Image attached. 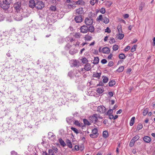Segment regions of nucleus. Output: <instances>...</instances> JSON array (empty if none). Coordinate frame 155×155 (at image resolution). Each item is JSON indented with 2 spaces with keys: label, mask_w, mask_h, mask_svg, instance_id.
<instances>
[{
  "label": "nucleus",
  "mask_w": 155,
  "mask_h": 155,
  "mask_svg": "<svg viewBox=\"0 0 155 155\" xmlns=\"http://www.w3.org/2000/svg\"><path fill=\"white\" fill-rule=\"evenodd\" d=\"M13 17L14 19L17 21H21L23 18L22 15L20 12H15L13 15Z\"/></svg>",
  "instance_id": "1"
},
{
  "label": "nucleus",
  "mask_w": 155,
  "mask_h": 155,
  "mask_svg": "<svg viewBox=\"0 0 155 155\" xmlns=\"http://www.w3.org/2000/svg\"><path fill=\"white\" fill-rule=\"evenodd\" d=\"M98 117H99V115L95 114L90 116L89 120L90 122L95 124L97 122Z\"/></svg>",
  "instance_id": "2"
},
{
  "label": "nucleus",
  "mask_w": 155,
  "mask_h": 155,
  "mask_svg": "<svg viewBox=\"0 0 155 155\" xmlns=\"http://www.w3.org/2000/svg\"><path fill=\"white\" fill-rule=\"evenodd\" d=\"M21 2H17L14 4V8L15 10V12H19L21 9Z\"/></svg>",
  "instance_id": "3"
},
{
  "label": "nucleus",
  "mask_w": 155,
  "mask_h": 155,
  "mask_svg": "<svg viewBox=\"0 0 155 155\" xmlns=\"http://www.w3.org/2000/svg\"><path fill=\"white\" fill-rule=\"evenodd\" d=\"M98 130L97 128H95L92 130V134H90V136L92 138L97 137L98 135Z\"/></svg>",
  "instance_id": "4"
},
{
  "label": "nucleus",
  "mask_w": 155,
  "mask_h": 155,
  "mask_svg": "<svg viewBox=\"0 0 155 155\" xmlns=\"http://www.w3.org/2000/svg\"><path fill=\"white\" fill-rule=\"evenodd\" d=\"M11 0H5L3 1V5H2V7L4 9H6L9 7V5L11 3Z\"/></svg>",
  "instance_id": "5"
},
{
  "label": "nucleus",
  "mask_w": 155,
  "mask_h": 155,
  "mask_svg": "<svg viewBox=\"0 0 155 155\" xmlns=\"http://www.w3.org/2000/svg\"><path fill=\"white\" fill-rule=\"evenodd\" d=\"M140 138L139 136L138 135H136L131 140L130 143V147H132L134 145L135 142L138 140Z\"/></svg>",
  "instance_id": "6"
},
{
  "label": "nucleus",
  "mask_w": 155,
  "mask_h": 155,
  "mask_svg": "<svg viewBox=\"0 0 155 155\" xmlns=\"http://www.w3.org/2000/svg\"><path fill=\"white\" fill-rule=\"evenodd\" d=\"M45 6V4L42 1H38L36 4L35 7L38 9H41Z\"/></svg>",
  "instance_id": "7"
},
{
  "label": "nucleus",
  "mask_w": 155,
  "mask_h": 155,
  "mask_svg": "<svg viewBox=\"0 0 155 155\" xmlns=\"http://www.w3.org/2000/svg\"><path fill=\"white\" fill-rule=\"evenodd\" d=\"M93 22V19L91 18H86L85 20V24L88 25H91Z\"/></svg>",
  "instance_id": "8"
},
{
  "label": "nucleus",
  "mask_w": 155,
  "mask_h": 155,
  "mask_svg": "<svg viewBox=\"0 0 155 155\" xmlns=\"http://www.w3.org/2000/svg\"><path fill=\"white\" fill-rule=\"evenodd\" d=\"M97 111L101 113H104L106 110V108L103 106H99L97 109Z\"/></svg>",
  "instance_id": "9"
},
{
  "label": "nucleus",
  "mask_w": 155,
  "mask_h": 155,
  "mask_svg": "<svg viewBox=\"0 0 155 155\" xmlns=\"http://www.w3.org/2000/svg\"><path fill=\"white\" fill-rule=\"evenodd\" d=\"M81 32L83 33H87L88 31V28L85 25H83L80 28Z\"/></svg>",
  "instance_id": "10"
},
{
  "label": "nucleus",
  "mask_w": 155,
  "mask_h": 155,
  "mask_svg": "<svg viewBox=\"0 0 155 155\" xmlns=\"http://www.w3.org/2000/svg\"><path fill=\"white\" fill-rule=\"evenodd\" d=\"M74 19L75 21L77 23H80L82 22V16L81 15H79L76 16Z\"/></svg>",
  "instance_id": "11"
},
{
  "label": "nucleus",
  "mask_w": 155,
  "mask_h": 155,
  "mask_svg": "<svg viewBox=\"0 0 155 155\" xmlns=\"http://www.w3.org/2000/svg\"><path fill=\"white\" fill-rule=\"evenodd\" d=\"M91 68V64L89 63L86 64L84 66V69L85 71H88Z\"/></svg>",
  "instance_id": "12"
},
{
  "label": "nucleus",
  "mask_w": 155,
  "mask_h": 155,
  "mask_svg": "<svg viewBox=\"0 0 155 155\" xmlns=\"http://www.w3.org/2000/svg\"><path fill=\"white\" fill-rule=\"evenodd\" d=\"M102 51L104 54H108L110 52V50L108 48L104 47L102 48Z\"/></svg>",
  "instance_id": "13"
},
{
  "label": "nucleus",
  "mask_w": 155,
  "mask_h": 155,
  "mask_svg": "<svg viewBox=\"0 0 155 155\" xmlns=\"http://www.w3.org/2000/svg\"><path fill=\"white\" fill-rule=\"evenodd\" d=\"M48 138L51 140H53L55 138V135L51 132H49L48 133Z\"/></svg>",
  "instance_id": "14"
},
{
  "label": "nucleus",
  "mask_w": 155,
  "mask_h": 155,
  "mask_svg": "<svg viewBox=\"0 0 155 155\" xmlns=\"http://www.w3.org/2000/svg\"><path fill=\"white\" fill-rule=\"evenodd\" d=\"M29 6L31 8H34L36 4L35 3V2L34 0H31L29 1Z\"/></svg>",
  "instance_id": "15"
},
{
  "label": "nucleus",
  "mask_w": 155,
  "mask_h": 155,
  "mask_svg": "<svg viewBox=\"0 0 155 155\" xmlns=\"http://www.w3.org/2000/svg\"><path fill=\"white\" fill-rule=\"evenodd\" d=\"M81 36V34L79 32H75L73 35V36L76 38H80Z\"/></svg>",
  "instance_id": "16"
},
{
  "label": "nucleus",
  "mask_w": 155,
  "mask_h": 155,
  "mask_svg": "<svg viewBox=\"0 0 155 155\" xmlns=\"http://www.w3.org/2000/svg\"><path fill=\"white\" fill-rule=\"evenodd\" d=\"M144 141L146 143H149L151 140V138L148 136H145L143 138Z\"/></svg>",
  "instance_id": "17"
},
{
  "label": "nucleus",
  "mask_w": 155,
  "mask_h": 155,
  "mask_svg": "<svg viewBox=\"0 0 155 155\" xmlns=\"http://www.w3.org/2000/svg\"><path fill=\"white\" fill-rule=\"evenodd\" d=\"M66 143H67L68 146L70 148L72 147V145L71 142L68 139H67L66 140Z\"/></svg>",
  "instance_id": "18"
},
{
  "label": "nucleus",
  "mask_w": 155,
  "mask_h": 155,
  "mask_svg": "<svg viewBox=\"0 0 155 155\" xmlns=\"http://www.w3.org/2000/svg\"><path fill=\"white\" fill-rule=\"evenodd\" d=\"M59 142L60 143L61 145L63 147H64L66 146V144L62 138H60L58 139Z\"/></svg>",
  "instance_id": "19"
},
{
  "label": "nucleus",
  "mask_w": 155,
  "mask_h": 155,
  "mask_svg": "<svg viewBox=\"0 0 155 155\" xmlns=\"http://www.w3.org/2000/svg\"><path fill=\"white\" fill-rule=\"evenodd\" d=\"M101 75V73L95 72L93 74V76L99 79L100 78Z\"/></svg>",
  "instance_id": "20"
},
{
  "label": "nucleus",
  "mask_w": 155,
  "mask_h": 155,
  "mask_svg": "<svg viewBox=\"0 0 155 155\" xmlns=\"http://www.w3.org/2000/svg\"><path fill=\"white\" fill-rule=\"evenodd\" d=\"M83 13V9L82 8H80L76 10V13L78 14H81Z\"/></svg>",
  "instance_id": "21"
},
{
  "label": "nucleus",
  "mask_w": 155,
  "mask_h": 155,
  "mask_svg": "<svg viewBox=\"0 0 155 155\" xmlns=\"http://www.w3.org/2000/svg\"><path fill=\"white\" fill-rule=\"evenodd\" d=\"M77 52V51L75 48H72L69 51V53L71 55H73Z\"/></svg>",
  "instance_id": "22"
},
{
  "label": "nucleus",
  "mask_w": 155,
  "mask_h": 155,
  "mask_svg": "<svg viewBox=\"0 0 155 155\" xmlns=\"http://www.w3.org/2000/svg\"><path fill=\"white\" fill-rule=\"evenodd\" d=\"M84 38L85 41H89L91 40L92 37L91 36L87 35H85Z\"/></svg>",
  "instance_id": "23"
},
{
  "label": "nucleus",
  "mask_w": 155,
  "mask_h": 155,
  "mask_svg": "<svg viewBox=\"0 0 155 155\" xmlns=\"http://www.w3.org/2000/svg\"><path fill=\"white\" fill-rule=\"evenodd\" d=\"M103 21L105 24H107L109 22V18H107L106 17H104L103 19Z\"/></svg>",
  "instance_id": "24"
},
{
  "label": "nucleus",
  "mask_w": 155,
  "mask_h": 155,
  "mask_svg": "<svg viewBox=\"0 0 155 155\" xmlns=\"http://www.w3.org/2000/svg\"><path fill=\"white\" fill-rule=\"evenodd\" d=\"M99 62V59L98 57H95L94 58L93 60V63L94 64H98Z\"/></svg>",
  "instance_id": "25"
},
{
  "label": "nucleus",
  "mask_w": 155,
  "mask_h": 155,
  "mask_svg": "<svg viewBox=\"0 0 155 155\" xmlns=\"http://www.w3.org/2000/svg\"><path fill=\"white\" fill-rule=\"evenodd\" d=\"M104 91L103 88H98L97 89V92L99 94H101Z\"/></svg>",
  "instance_id": "26"
},
{
  "label": "nucleus",
  "mask_w": 155,
  "mask_h": 155,
  "mask_svg": "<svg viewBox=\"0 0 155 155\" xmlns=\"http://www.w3.org/2000/svg\"><path fill=\"white\" fill-rule=\"evenodd\" d=\"M116 83L115 81L114 80H111L109 83V85L110 87H112L115 85Z\"/></svg>",
  "instance_id": "27"
},
{
  "label": "nucleus",
  "mask_w": 155,
  "mask_h": 155,
  "mask_svg": "<svg viewBox=\"0 0 155 155\" xmlns=\"http://www.w3.org/2000/svg\"><path fill=\"white\" fill-rule=\"evenodd\" d=\"M124 67L123 66H122L119 67L117 70V71L119 72H121L124 71Z\"/></svg>",
  "instance_id": "28"
},
{
  "label": "nucleus",
  "mask_w": 155,
  "mask_h": 155,
  "mask_svg": "<svg viewBox=\"0 0 155 155\" xmlns=\"http://www.w3.org/2000/svg\"><path fill=\"white\" fill-rule=\"evenodd\" d=\"M103 137L105 138H106L108 137V134L107 131H104L103 133Z\"/></svg>",
  "instance_id": "29"
},
{
  "label": "nucleus",
  "mask_w": 155,
  "mask_h": 155,
  "mask_svg": "<svg viewBox=\"0 0 155 155\" xmlns=\"http://www.w3.org/2000/svg\"><path fill=\"white\" fill-rule=\"evenodd\" d=\"M108 81V78L106 76L103 77V81L104 83H107Z\"/></svg>",
  "instance_id": "30"
},
{
  "label": "nucleus",
  "mask_w": 155,
  "mask_h": 155,
  "mask_svg": "<svg viewBox=\"0 0 155 155\" xmlns=\"http://www.w3.org/2000/svg\"><path fill=\"white\" fill-rule=\"evenodd\" d=\"M135 117H133L130 121V126H132L133 125Z\"/></svg>",
  "instance_id": "31"
},
{
  "label": "nucleus",
  "mask_w": 155,
  "mask_h": 155,
  "mask_svg": "<svg viewBox=\"0 0 155 155\" xmlns=\"http://www.w3.org/2000/svg\"><path fill=\"white\" fill-rule=\"evenodd\" d=\"M148 108H146L143 110V114L144 116H146L148 113Z\"/></svg>",
  "instance_id": "32"
},
{
  "label": "nucleus",
  "mask_w": 155,
  "mask_h": 155,
  "mask_svg": "<svg viewBox=\"0 0 155 155\" xmlns=\"http://www.w3.org/2000/svg\"><path fill=\"white\" fill-rule=\"evenodd\" d=\"M119 58L120 59H124L125 58L126 56L123 54H120L119 55Z\"/></svg>",
  "instance_id": "33"
},
{
  "label": "nucleus",
  "mask_w": 155,
  "mask_h": 155,
  "mask_svg": "<svg viewBox=\"0 0 155 155\" xmlns=\"http://www.w3.org/2000/svg\"><path fill=\"white\" fill-rule=\"evenodd\" d=\"M83 122L84 124L86 125H90L91 124L86 119H83Z\"/></svg>",
  "instance_id": "34"
},
{
  "label": "nucleus",
  "mask_w": 155,
  "mask_h": 155,
  "mask_svg": "<svg viewBox=\"0 0 155 155\" xmlns=\"http://www.w3.org/2000/svg\"><path fill=\"white\" fill-rule=\"evenodd\" d=\"M103 18L102 15H100L96 19L97 21H102Z\"/></svg>",
  "instance_id": "35"
},
{
  "label": "nucleus",
  "mask_w": 155,
  "mask_h": 155,
  "mask_svg": "<svg viewBox=\"0 0 155 155\" xmlns=\"http://www.w3.org/2000/svg\"><path fill=\"white\" fill-rule=\"evenodd\" d=\"M88 28V31L90 32H93L94 31V27L93 26H91L89 27Z\"/></svg>",
  "instance_id": "36"
},
{
  "label": "nucleus",
  "mask_w": 155,
  "mask_h": 155,
  "mask_svg": "<svg viewBox=\"0 0 155 155\" xmlns=\"http://www.w3.org/2000/svg\"><path fill=\"white\" fill-rule=\"evenodd\" d=\"M71 129L76 134H78L79 133L78 130L76 128L72 127H71Z\"/></svg>",
  "instance_id": "37"
},
{
  "label": "nucleus",
  "mask_w": 155,
  "mask_h": 155,
  "mask_svg": "<svg viewBox=\"0 0 155 155\" xmlns=\"http://www.w3.org/2000/svg\"><path fill=\"white\" fill-rule=\"evenodd\" d=\"M71 47V45L69 44H68L65 47V49L66 50H68Z\"/></svg>",
  "instance_id": "38"
},
{
  "label": "nucleus",
  "mask_w": 155,
  "mask_h": 155,
  "mask_svg": "<svg viewBox=\"0 0 155 155\" xmlns=\"http://www.w3.org/2000/svg\"><path fill=\"white\" fill-rule=\"evenodd\" d=\"M124 37V35L121 33H119L118 35V38L119 39H122Z\"/></svg>",
  "instance_id": "39"
},
{
  "label": "nucleus",
  "mask_w": 155,
  "mask_h": 155,
  "mask_svg": "<svg viewBox=\"0 0 155 155\" xmlns=\"http://www.w3.org/2000/svg\"><path fill=\"white\" fill-rule=\"evenodd\" d=\"M84 3V2L81 0H79L76 2V3L77 5L82 4Z\"/></svg>",
  "instance_id": "40"
},
{
  "label": "nucleus",
  "mask_w": 155,
  "mask_h": 155,
  "mask_svg": "<svg viewBox=\"0 0 155 155\" xmlns=\"http://www.w3.org/2000/svg\"><path fill=\"white\" fill-rule=\"evenodd\" d=\"M50 9L51 11H55L56 10V8L55 6L52 5L50 7Z\"/></svg>",
  "instance_id": "41"
},
{
  "label": "nucleus",
  "mask_w": 155,
  "mask_h": 155,
  "mask_svg": "<svg viewBox=\"0 0 155 155\" xmlns=\"http://www.w3.org/2000/svg\"><path fill=\"white\" fill-rule=\"evenodd\" d=\"M117 29L118 33H121L122 32V30L121 29V27L120 25H118L117 26Z\"/></svg>",
  "instance_id": "42"
},
{
  "label": "nucleus",
  "mask_w": 155,
  "mask_h": 155,
  "mask_svg": "<svg viewBox=\"0 0 155 155\" xmlns=\"http://www.w3.org/2000/svg\"><path fill=\"white\" fill-rule=\"evenodd\" d=\"M67 40L70 42H72L74 41V39H73V38L72 37H67Z\"/></svg>",
  "instance_id": "43"
},
{
  "label": "nucleus",
  "mask_w": 155,
  "mask_h": 155,
  "mask_svg": "<svg viewBox=\"0 0 155 155\" xmlns=\"http://www.w3.org/2000/svg\"><path fill=\"white\" fill-rule=\"evenodd\" d=\"M74 124L78 126L79 127H81V125L80 124L78 120H75L74 123Z\"/></svg>",
  "instance_id": "44"
},
{
  "label": "nucleus",
  "mask_w": 155,
  "mask_h": 155,
  "mask_svg": "<svg viewBox=\"0 0 155 155\" xmlns=\"http://www.w3.org/2000/svg\"><path fill=\"white\" fill-rule=\"evenodd\" d=\"M119 48L118 45H114L113 47V49L114 51L117 50Z\"/></svg>",
  "instance_id": "45"
},
{
  "label": "nucleus",
  "mask_w": 155,
  "mask_h": 155,
  "mask_svg": "<svg viewBox=\"0 0 155 155\" xmlns=\"http://www.w3.org/2000/svg\"><path fill=\"white\" fill-rule=\"evenodd\" d=\"M100 12L101 13L104 14L105 12V10L104 8H102L100 10Z\"/></svg>",
  "instance_id": "46"
},
{
  "label": "nucleus",
  "mask_w": 155,
  "mask_h": 155,
  "mask_svg": "<svg viewBox=\"0 0 155 155\" xmlns=\"http://www.w3.org/2000/svg\"><path fill=\"white\" fill-rule=\"evenodd\" d=\"M137 47V45H134L133 46L131 49V51L132 52H133L136 49Z\"/></svg>",
  "instance_id": "47"
},
{
  "label": "nucleus",
  "mask_w": 155,
  "mask_h": 155,
  "mask_svg": "<svg viewBox=\"0 0 155 155\" xmlns=\"http://www.w3.org/2000/svg\"><path fill=\"white\" fill-rule=\"evenodd\" d=\"M82 61L83 63L85 64L87 63V60L86 58H84L82 59Z\"/></svg>",
  "instance_id": "48"
},
{
  "label": "nucleus",
  "mask_w": 155,
  "mask_h": 155,
  "mask_svg": "<svg viewBox=\"0 0 155 155\" xmlns=\"http://www.w3.org/2000/svg\"><path fill=\"white\" fill-rule=\"evenodd\" d=\"M142 125L141 124H139L137 127V130H139L141 129L142 128Z\"/></svg>",
  "instance_id": "49"
},
{
  "label": "nucleus",
  "mask_w": 155,
  "mask_h": 155,
  "mask_svg": "<svg viewBox=\"0 0 155 155\" xmlns=\"http://www.w3.org/2000/svg\"><path fill=\"white\" fill-rule=\"evenodd\" d=\"M113 111L112 109H110L107 112V115H110V114H111L113 113Z\"/></svg>",
  "instance_id": "50"
},
{
  "label": "nucleus",
  "mask_w": 155,
  "mask_h": 155,
  "mask_svg": "<svg viewBox=\"0 0 155 155\" xmlns=\"http://www.w3.org/2000/svg\"><path fill=\"white\" fill-rule=\"evenodd\" d=\"M112 3V2H107L106 3V5L108 7H109L111 5Z\"/></svg>",
  "instance_id": "51"
},
{
  "label": "nucleus",
  "mask_w": 155,
  "mask_h": 155,
  "mask_svg": "<svg viewBox=\"0 0 155 155\" xmlns=\"http://www.w3.org/2000/svg\"><path fill=\"white\" fill-rule=\"evenodd\" d=\"M105 32H107L108 33H110L111 32V30L110 29L108 28L107 27L105 29Z\"/></svg>",
  "instance_id": "52"
},
{
  "label": "nucleus",
  "mask_w": 155,
  "mask_h": 155,
  "mask_svg": "<svg viewBox=\"0 0 155 155\" xmlns=\"http://www.w3.org/2000/svg\"><path fill=\"white\" fill-rule=\"evenodd\" d=\"M96 2L95 0H91L90 1V3L92 5H94Z\"/></svg>",
  "instance_id": "53"
},
{
  "label": "nucleus",
  "mask_w": 155,
  "mask_h": 155,
  "mask_svg": "<svg viewBox=\"0 0 155 155\" xmlns=\"http://www.w3.org/2000/svg\"><path fill=\"white\" fill-rule=\"evenodd\" d=\"M144 5V4H140V5L139 6V10H140V11H142L143 9V8Z\"/></svg>",
  "instance_id": "54"
},
{
  "label": "nucleus",
  "mask_w": 155,
  "mask_h": 155,
  "mask_svg": "<svg viewBox=\"0 0 155 155\" xmlns=\"http://www.w3.org/2000/svg\"><path fill=\"white\" fill-rule=\"evenodd\" d=\"M4 17L3 15L0 14V21H2L4 19Z\"/></svg>",
  "instance_id": "55"
},
{
  "label": "nucleus",
  "mask_w": 155,
  "mask_h": 155,
  "mask_svg": "<svg viewBox=\"0 0 155 155\" xmlns=\"http://www.w3.org/2000/svg\"><path fill=\"white\" fill-rule=\"evenodd\" d=\"M80 42L78 41H77L76 43L74 44V45L75 47L78 46L79 45Z\"/></svg>",
  "instance_id": "56"
},
{
  "label": "nucleus",
  "mask_w": 155,
  "mask_h": 155,
  "mask_svg": "<svg viewBox=\"0 0 155 155\" xmlns=\"http://www.w3.org/2000/svg\"><path fill=\"white\" fill-rule=\"evenodd\" d=\"M79 63L77 61H75L74 63V66L77 67Z\"/></svg>",
  "instance_id": "57"
},
{
  "label": "nucleus",
  "mask_w": 155,
  "mask_h": 155,
  "mask_svg": "<svg viewBox=\"0 0 155 155\" xmlns=\"http://www.w3.org/2000/svg\"><path fill=\"white\" fill-rule=\"evenodd\" d=\"M113 62L112 61H110L108 63V65L109 66L111 67L113 65Z\"/></svg>",
  "instance_id": "58"
},
{
  "label": "nucleus",
  "mask_w": 155,
  "mask_h": 155,
  "mask_svg": "<svg viewBox=\"0 0 155 155\" xmlns=\"http://www.w3.org/2000/svg\"><path fill=\"white\" fill-rule=\"evenodd\" d=\"M101 62L102 64H104L107 62V61L105 59H103L101 61Z\"/></svg>",
  "instance_id": "59"
},
{
  "label": "nucleus",
  "mask_w": 155,
  "mask_h": 155,
  "mask_svg": "<svg viewBox=\"0 0 155 155\" xmlns=\"http://www.w3.org/2000/svg\"><path fill=\"white\" fill-rule=\"evenodd\" d=\"M48 152L49 155H50V154H51V153H54V151L52 149H49Z\"/></svg>",
  "instance_id": "60"
},
{
  "label": "nucleus",
  "mask_w": 155,
  "mask_h": 155,
  "mask_svg": "<svg viewBox=\"0 0 155 155\" xmlns=\"http://www.w3.org/2000/svg\"><path fill=\"white\" fill-rule=\"evenodd\" d=\"M108 94L109 96V97H112L114 95L113 93L112 92H108Z\"/></svg>",
  "instance_id": "61"
},
{
  "label": "nucleus",
  "mask_w": 155,
  "mask_h": 155,
  "mask_svg": "<svg viewBox=\"0 0 155 155\" xmlns=\"http://www.w3.org/2000/svg\"><path fill=\"white\" fill-rule=\"evenodd\" d=\"M68 6L69 8H74L75 7V6H74V5H68Z\"/></svg>",
  "instance_id": "62"
},
{
  "label": "nucleus",
  "mask_w": 155,
  "mask_h": 155,
  "mask_svg": "<svg viewBox=\"0 0 155 155\" xmlns=\"http://www.w3.org/2000/svg\"><path fill=\"white\" fill-rule=\"evenodd\" d=\"M11 153L12 155H18L17 153L14 151H12Z\"/></svg>",
  "instance_id": "63"
},
{
  "label": "nucleus",
  "mask_w": 155,
  "mask_h": 155,
  "mask_svg": "<svg viewBox=\"0 0 155 155\" xmlns=\"http://www.w3.org/2000/svg\"><path fill=\"white\" fill-rule=\"evenodd\" d=\"M130 48V47L129 46H127L126 48H125V51H128Z\"/></svg>",
  "instance_id": "64"
}]
</instances>
